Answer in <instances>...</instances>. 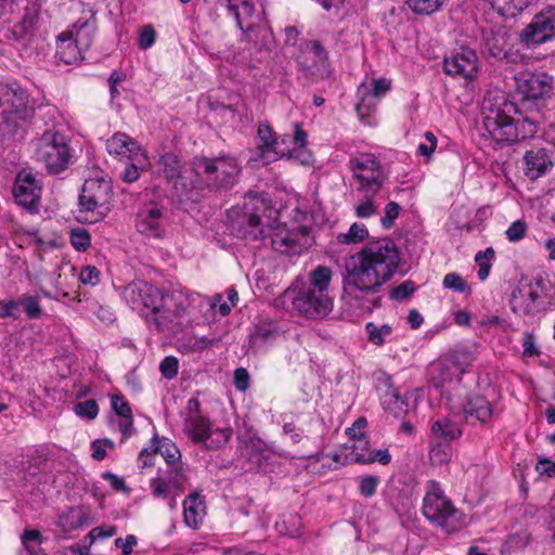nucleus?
Returning a JSON list of instances; mask_svg holds the SVG:
<instances>
[{
	"mask_svg": "<svg viewBox=\"0 0 555 555\" xmlns=\"http://www.w3.org/2000/svg\"><path fill=\"white\" fill-rule=\"evenodd\" d=\"M400 263V251L391 238L367 243L346 262L343 281L344 296L354 301V307L372 311L380 306L379 293L393 276Z\"/></svg>",
	"mask_w": 555,
	"mask_h": 555,
	"instance_id": "1",
	"label": "nucleus"
},
{
	"mask_svg": "<svg viewBox=\"0 0 555 555\" xmlns=\"http://www.w3.org/2000/svg\"><path fill=\"white\" fill-rule=\"evenodd\" d=\"M122 299L132 309L152 320L160 332L177 333L189 307V298L181 292L164 293L145 281H133L124 287Z\"/></svg>",
	"mask_w": 555,
	"mask_h": 555,
	"instance_id": "2",
	"label": "nucleus"
},
{
	"mask_svg": "<svg viewBox=\"0 0 555 555\" xmlns=\"http://www.w3.org/2000/svg\"><path fill=\"white\" fill-rule=\"evenodd\" d=\"M196 180L193 189L209 192H227L231 190L241 173L237 158L222 154L216 157H196L193 162Z\"/></svg>",
	"mask_w": 555,
	"mask_h": 555,
	"instance_id": "3",
	"label": "nucleus"
},
{
	"mask_svg": "<svg viewBox=\"0 0 555 555\" xmlns=\"http://www.w3.org/2000/svg\"><path fill=\"white\" fill-rule=\"evenodd\" d=\"M267 212H274L270 201L258 193L249 192L244 198L243 207L233 208L228 214L231 234L253 241L266 237L263 217Z\"/></svg>",
	"mask_w": 555,
	"mask_h": 555,
	"instance_id": "4",
	"label": "nucleus"
},
{
	"mask_svg": "<svg viewBox=\"0 0 555 555\" xmlns=\"http://www.w3.org/2000/svg\"><path fill=\"white\" fill-rule=\"evenodd\" d=\"M425 488L422 505L424 517L447 533L457 531L463 526L464 514L447 498L438 481L429 480Z\"/></svg>",
	"mask_w": 555,
	"mask_h": 555,
	"instance_id": "5",
	"label": "nucleus"
},
{
	"mask_svg": "<svg viewBox=\"0 0 555 555\" xmlns=\"http://www.w3.org/2000/svg\"><path fill=\"white\" fill-rule=\"evenodd\" d=\"M184 417L183 430L195 443H203L207 449L223 447L232 436V429L212 428L209 417L203 414L201 402L197 398H191L182 412Z\"/></svg>",
	"mask_w": 555,
	"mask_h": 555,
	"instance_id": "6",
	"label": "nucleus"
},
{
	"mask_svg": "<svg viewBox=\"0 0 555 555\" xmlns=\"http://www.w3.org/2000/svg\"><path fill=\"white\" fill-rule=\"evenodd\" d=\"M31 114L26 91L15 82L0 81V135H14Z\"/></svg>",
	"mask_w": 555,
	"mask_h": 555,
	"instance_id": "7",
	"label": "nucleus"
},
{
	"mask_svg": "<svg viewBox=\"0 0 555 555\" xmlns=\"http://www.w3.org/2000/svg\"><path fill=\"white\" fill-rule=\"evenodd\" d=\"M35 145L36 160L41 163L49 173L57 175L68 167L73 150L69 146V139L61 130L47 129L36 140Z\"/></svg>",
	"mask_w": 555,
	"mask_h": 555,
	"instance_id": "8",
	"label": "nucleus"
},
{
	"mask_svg": "<svg viewBox=\"0 0 555 555\" xmlns=\"http://www.w3.org/2000/svg\"><path fill=\"white\" fill-rule=\"evenodd\" d=\"M112 195L111 180L105 178L87 179L79 195L78 219L88 223L102 220L109 211Z\"/></svg>",
	"mask_w": 555,
	"mask_h": 555,
	"instance_id": "9",
	"label": "nucleus"
},
{
	"mask_svg": "<svg viewBox=\"0 0 555 555\" xmlns=\"http://www.w3.org/2000/svg\"><path fill=\"white\" fill-rule=\"evenodd\" d=\"M348 167L359 184L358 191L375 195L383 188L386 176L374 154L360 153L349 159Z\"/></svg>",
	"mask_w": 555,
	"mask_h": 555,
	"instance_id": "10",
	"label": "nucleus"
},
{
	"mask_svg": "<svg viewBox=\"0 0 555 555\" xmlns=\"http://www.w3.org/2000/svg\"><path fill=\"white\" fill-rule=\"evenodd\" d=\"M555 38V9L550 8L533 16L522 29V49H534Z\"/></svg>",
	"mask_w": 555,
	"mask_h": 555,
	"instance_id": "11",
	"label": "nucleus"
},
{
	"mask_svg": "<svg viewBox=\"0 0 555 555\" xmlns=\"http://www.w3.org/2000/svg\"><path fill=\"white\" fill-rule=\"evenodd\" d=\"M296 62L306 75L324 76L328 73V55L318 40L300 42Z\"/></svg>",
	"mask_w": 555,
	"mask_h": 555,
	"instance_id": "12",
	"label": "nucleus"
},
{
	"mask_svg": "<svg viewBox=\"0 0 555 555\" xmlns=\"http://www.w3.org/2000/svg\"><path fill=\"white\" fill-rule=\"evenodd\" d=\"M293 308L299 314L315 319L327 315L333 308L331 297H323L317 292L301 287L293 297Z\"/></svg>",
	"mask_w": 555,
	"mask_h": 555,
	"instance_id": "13",
	"label": "nucleus"
},
{
	"mask_svg": "<svg viewBox=\"0 0 555 555\" xmlns=\"http://www.w3.org/2000/svg\"><path fill=\"white\" fill-rule=\"evenodd\" d=\"M309 231L307 228L276 229L270 235L274 250L285 255L301 254L308 246Z\"/></svg>",
	"mask_w": 555,
	"mask_h": 555,
	"instance_id": "14",
	"label": "nucleus"
},
{
	"mask_svg": "<svg viewBox=\"0 0 555 555\" xmlns=\"http://www.w3.org/2000/svg\"><path fill=\"white\" fill-rule=\"evenodd\" d=\"M443 68L448 75L465 79L473 78L478 70L477 54L473 50L462 49L444 57Z\"/></svg>",
	"mask_w": 555,
	"mask_h": 555,
	"instance_id": "15",
	"label": "nucleus"
},
{
	"mask_svg": "<svg viewBox=\"0 0 555 555\" xmlns=\"http://www.w3.org/2000/svg\"><path fill=\"white\" fill-rule=\"evenodd\" d=\"M153 441L157 442V446L153 448L154 453H160L169 467L167 472L169 474V481L173 487L182 488L185 477L182 469L180 450L169 439L158 441L157 437H155Z\"/></svg>",
	"mask_w": 555,
	"mask_h": 555,
	"instance_id": "16",
	"label": "nucleus"
},
{
	"mask_svg": "<svg viewBox=\"0 0 555 555\" xmlns=\"http://www.w3.org/2000/svg\"><path fill=\"white\" fill-rule=\"evenodd\" d=\"M376 387L385 410L389 411L397 417L408 413V401L405 397H402L398 389L393 387L389 375L383 373L378 376Z\"/></svg>",
	"mask_w": 555,
	"mask_h": 555,
	"instance_id": "17",
	"label": "nucleus"
},
{
	"mask_svg": "<svg viewBox=\"0 0 555 555\" xmlns=\"http://www.w3.org/2000/svg\"><path fill=\"white\" fill-rule=\"evenodd\" d=\"M158 171L168 180L172 182L173 186L179 190L181 186L180 195H188L193 190V180L189 182L186 177L188 171L181 169L178 157L172 153H167L159 158Z\"/></svg>",
	"mask_w": 555,
	"mask_h": 555,
	"instance_id": "18",
	"label": "nucleus"
},
{
	"mask_svg": "<svg viewBox=\"0 0 555 555\" xmlns=\"http://www.w3.org/2000/svg\"><path fill=\"white\" fill-rule=\"evenodd\" d=\"M163 209L156 203H147L137 215L138 232L149 237H160L163 233Z\"/></svg>",
	"mask_w": 555,
	"mask_h": 555,
	"instance_id": "19",
	"label": "nucleus"
},
{
	"mask_svg": "<svg viewBox=\"0 0 555 555\" xmlns=\"http://www.w3.org/2000/svg\"><path fill=\"white\" fill-rule=\"evenodd\" d=\"M473 361L474 356L466 348H459L454 350L450 358L433 366L434 370H438L441 373L439 380L435 382V386L440 387L444 383L451 380L453 370L457 373H464Z\"/></svg>",
	"mask_w": 555,
	"mask_h": 555,
	"instance_id": "20",
	"label": "nucleus"
},
{
	"mask_svg": "<svg viewBox=\"0 0 555 555\" xmlns=\"http://www.w3.org/2000/svg\"><path fill=\"white\" fill-rule=\"evenodd\" d=\"M258 139L260 144L257 147L258 157L256 160H260L262 164L272 163L289 154V150L280 149V141L273 135L268 124L258 126Z\"/></svg>",
	"mask_w": 555,
	"mask_h": 555,
	"instance_id": "21",
	"label": "nucleus"
},
{
	"mask_svg": "<svg viewBox=\"0 0 555 555\" xmlns=\"http://www.w3.org/2000/svg\"><path fill=\"white\" fill-rule=\"evenodd\" d=\"M41 189L30 172H20L15 179L13 194L16 202L24 207L37 205Z\"/></svg>",
	"mask_w": 555,
	"mask_h": 555,
	"instance_id": "22",
	"label": "nucleus"
},
{
	"mask_svg": "<svg viewBox=\"0 0 555 555\" xmlns=\"http://www.w3.org/2000/svg\"><path fill=\"white\" fill-rule=\"evenodd\" d=\"M517 112V105L507 101L503 103V108L496 112L493 117V122L495 125L493 131L499 140L506 142L517 141L518 129L514 122V118L511 116V113Z\"/></svg>",
	"mask_w": 555,
	"mask_h": 555,
	"instance_id": "23",
	"label": "nucleus"
},
{
	"mask_svg": "<svg viewBox=\"0 0 555 555\" xmlns=\"http://www.w3.org/2000/svg\"><path fill=\"white\" fill-rule=\"evenodd\" d=\"M553 89V78L544 72H530L522 74V98L542 99Z\"/></svg>",
	"mask_w": 555,
	"mask_h": 555,
	"instance_id": "24",
	"label": "nucleus"
},
{
	"mask_svg": "<svg viewBox=\"0 0 555 555\" xmlns=\"http://www.w3.org/2000/svg\"><path fill=\"white\" fill-rule=\"evenodd\" d=\"M106 151L116 157L130 158L139 155L141 163L144 162V152L138 142L125 132H115L106 140Z\"/></svg>",
	"mask_w": 555,
	"mask_h": 555,
	"instance_id": "25",
	"label": "nucleus"
},
{
	"mask_svg": "<svg viewBox=\"0 0 555 555\" xmlns=\"http://www.w3.org/2000/svg\"><path fill=\"white\" fill-rule=\"evenodd\" d=\"M464 421L466 424H488L493 416L491 403L481 396L469 397L464 404Z\"/></svg>",
	"mask_w": 555,
	"mask_h": 555,
	"instance_id": "26",
	"label": "nucleus"
},
{
	"mask_svg": "<svg viewBox=\"0 0 555 555\" xmlns=\"http://www.w3.org/2000/svg\"><path fill=\"white\" fill-rule=\"evenodd\" d=\"M463 417L459 414H449L434 421L431 434L437 439L444 441L456 440L463 435Z\"/></svg>",
	"mask_w": 555,
	"mask_h": 555,
	"instance_id": "27",
	"label": "nucleus"
},
{
	"mask_svg": "<svg viewBox=\"0 0 555 555\" xmlns=\"http://www.w3.org/2000/svg\"><path fill=\"white\" fill-rule=\"evenodd\" d=\"M219 2L229 14L234 16L237 27L243 33L251 30V25L247 21L255 13V0H219Z\"/></svg>",
	"mask_w": 555,
	"mask_h": 555,
	"instance_id": "28",
	"label": "nucleus"
},
{
	"mask_svg": "<svg viewBox=\"0 0 555 555\" xmlns=\"http://www.w3.org/2000/svg\"><path fill=\"white\" fill-rule=\"evenodd\" d=\"M525 158L526 176L531 180H535L544 176L553 166V163L544 149H540L535 152L529 151L526 153Z\"/></svg>",
	"mask_w": 555,
	"mask_h": 555,
	"instance_id": "29",
	"label": "nucleus"
},
{
	"mask_svg": "<svg viewBox=\"0 0 555 555\" xmlns=\"http://www.w3.org/2000/svg\"><path fill=\"white\" fill-rule=\"evenodd\" d=\"M282 333L278 322L263 320L255 325L250 334L249 344L253 348H260L267 343L275 340Z\"/></svg>",
	"mask_w": 555,
	"mask_h": 555,
	"instance_id": "30",
	"label": "nucleus"
},
{
	"mask_svg": "<svg viewBox=\"0 0 555 555\" xmlns=\"http://www.w3.org/2000/svg\"><path fill=\"white\" fill-rule=\"evenodd\" d=\"M184 524L197 529L203 522L205 516V503L198 494H190L183 502Z\"/></svg>",
	"mask_w": 555,
	"mask_h": 555,
	"instance_id": "31",
	"label": "nucleus"
},
{
	"mask_svg": "<svg viewBox=\"0 0 555 555\" xmlns=\"http://www.w3.org/2000/svg\"><path fill=\"white\" fill-rule=\"evenodd\" d=\"M38 14L36 11L27 10L18 23L12 28L13 38L22 46L27 47L34 37Z\"/></svg>",
	"mask_w": 555,
	"mask_h": 555,
	"instance_id": "32",
	"label": "nucleus"
},
{
	"mask_svg": "<svg viewBox=\"0 0 555 555\" xmlns=\"http://www.w3.org/2000/svg\"><path fill=\"white\" fill-rule=\"evenodd\" d=\"M333 271L326 266H318L309 272L307 288L314 291L323 297H331L328 294Z\"/></svg>",
	"mask_w": 555,
	"mask_h": 555,
	"instance_id": "33",
	"label": "nucleus"
},
{
	"mask_svg": "<svg viewBox=\"0 0 555 555\" xmlns=\"http://www.w3.org/2000/svg\"><path fill=\"white\" fill-rule=\"evenodd\" d=\"M96 21L94 14L92 13L90 18L87 21L78 20L70 30V37L75 36L74 41L76 46H80L81 48H89L91 43L92 36L95 31Z\"/></svg>",
	"mask_w": 555,
	"mask_h": 555,
	"instance_id": "34",
	"label": "nucleus"
},
{
	"mask_svg": "<svg viewBox=\"0 0 555 555\" xmlns=\"http://www.w3.org/2000/svg\"><path fill=\"white\" fill-rule=\"evenodd\" d=\"M85 520L86 515L80 508L68 507L57 516L55 524L63 532H70L83 527Z\"/></svg>",
	"mask_w": 555,
	"mask_h": 555,
	"instance_id": "35",
	"label": "nucleus"
},
{
	"mask_svg": "<svg viewBox=\"0 0 555 555\" xmlns=\"http://www.w3.org/2000/svg\"><path fill=\"white\" fill-rule=\"evenodd\" d=\"M44 537L37 529L26 528L21 534V542L25 555H46L41 548Z\"/></svg>",
	"mask_w": 555,
	"mask_h": 555,
	"instance_id": "36",
	"label": "nucleus"
},
{
	"mask_svg": "<svg viewBox=\"0 0 555 555\" xmlns=\"http://www.w3.org/2000/svg\"><path fill=\"white\" fill-rule=\"evenodd\" d=\"M365 448H362L361 451L359 447H353L352 455L353 461L360 464H371L375 461L379 462L383 465H386L390 462L391 455L388 450H377L376 452H364Z\"/></svg>",
	"mask_w": 555,
	"mask_h": 555,
	"instance_id": "37",
	"label": "nucleus"
},
{
	"mask_svg": "<svg viewBox=\"0 0 555 555\" xmlns=\"http://www.w3.org/2000/svg\"><path fill=\"white\" fill-rule=\"evenodd\" d=\"M369 340L375 346H383L387 338L392 334V327L389 324L377 325L369 322L365 325Z\"/></svg>",
	"mask_w": 555,
	"mask_h": 555,
	"instance_id": "38",
	"label": "nucleus"
},
{
	"mask_svg": "<svg viewBox=\"0 0 555 555\" xmlns=\"http://www.w3.org/2000/svg\"><path fill=\"white\" fill-rule=\"evenodd\" d=\"M447 0H406L408 7L418 15H430L439 10Z\"/></svg>",
	"mask_w": 555,
	"mask_h": 555,
	"instance_id": "39",
	"label": "nucleus"
},
{
	"mask_svg": "<svg viewBox=\"0 0 555 555\" xmlns=\"http://www.w3.org/2000/svg\"><path fill=\"white\" fill-rule=\"evenodd\" d=\"M20 308H23L28 319H39L43 314L39 298L30 294L18 297Z\"/></svg>",
	"mask_w": 555,
	"mask_h": 555,
	"instance_id": "40",
	"label": "nucleus"
},
{
	"mask_svg": "<svg viewBox=\"0 0 555 555\" xmlns=\"http://www.w3.org/2000/svg\"><path fill=\"white\" fill-rule=\"evenodd\" d=\"M369 236L366 227L362 223H353L347 233H340L337 241L341 244H358Z\"/></svg>",
	"mask_w": 555,
	"mask_h": 555,
	"instance_id": "41",
	"label": "nucleus"
},
{
	"mask_svg": "<svg viewBox=\"0 0 555 555\" xmlns=\"http://www.w3.org/2000/svg\"><path fill=\"white\" fill-rule=\"evenodd\" d=\"M128 159L131 162V164L124 169V171L120 173V177L125 182L132 183L139 179L140 170L149 165V160L145 153L144 162L142 163L141 159H139V155H134Z\"/></svg>",
	"mask_w": 555,
	"mask_h": 555,
	"instance_id": "42",
	"label": "nucleus"
},
{
	"mask_svg": "<svg viewBox=\"0 0 555 555\" xmlns=\"http://www.w3.org/2000/svg\"><path fill=\"white\" fill-rule=\"evenodd\" d=\"M502 16L516 17L520 13V0H487Z\"/></svg>",
	"mask_w": 555,
	"mask_h": 555,
	"instance_id": "43",
	"label": "nucleus"
},
{
	"mask_svg": "<svg viewBox=\"0 0 555 555\" xmlns=\"http://www.w3.org/2000/svg\"><path fill=\"white\" fill-rule=\"evenodd\" d=\"M452 449L447 442H437L433 444L429 451V460L434 465H443L450 462Z\"/></svg>",
	"mask_w": 555,
	"mask_h": 555,
	"instance_id": "44",
	"label": "nucleus"
},
{
	"mask_svg": "<svg viewBox=\"0 0 555 555\" xmlns=\"http://www.w3.org/2000/svg\"><path fill=\"white\" fill-rule=\"evenodd\" d=\"M548 286H551L548 281L537 280L534 285H530L528 296L533 302L539 301L540 306H545L552 299V296L547 293Z\"/></svg>",
	"mask_w": 555,
	"mask_h": 555,
	"instance_id": "45",
	"label": "nucleus"
},
{
	"mask_svg": "<svg viewBox=\"0 0 555 555\" xmlns=\"http://www.w3.org/2000/svg\"><path fill=\"white\" fill-rule=\"evenodd\" d=\"M503 40L502 36H493L492 38H488L485 43V48L488 53L496 59H507L512 62H516V57L512 52V49L505 50L499 47V43Z\"/></svg>",
	"mask_w": 555,
	"mask_h": 555,
	"instance_id": "46",
	"label": "nucleus"
},
{
	"mask_svg": "<svg viewBox=\"0 0 555 555\" xmlns=\"http://www.w3.org/2000/svg\"><path fill=\"white\" fill-rule=\"evenodd\" d=\"M359 492L364 498H371L376 493V489L380 482L379 477L374 475L360 476Z\"/></svg>",
	"mask_w": 555,
	"mask_h": 555,
	"instance_id": "47",
	"label": "nucleus"
},
{
	"mask_svg": "<svg viewBox=\"0 0 555 555\" xmlns=\"http://www.w3.org/2000/svg\"><path fill=\"white\" fill-rule=\"evenodd\" d=\"M75 413L86 420H94L99 413V406L95 400L89 399L82 402H78L74 406Z\"/></svg>",
	"mask_w": 555,
	"mask_h": 555,
	"instance_id": "48",
	"label": "nucleus"
},
{
	"mask_svg": "<svg viewBox=\"0 0 555 555\" xmlns=\"http://www.w3.org/2000/svg\"><path fill=\"white\" fill-rule=\"evenodd\" d=\"M366 426V420L364 417H359L353 424L352 427L347 428L346 433L351 438L358 441V444L354 447H359V449L365 448L367 441L364 440L363 429Z\"/></svg>",
	"mask_w": 555,
	"mask_h": 555,
	"instance_id": "49",
	"label": "nucleus"
},
{
	"mask_svg": "<svg viewBox=\"0 0 555 555\" xmlns=\"http://www.w3.org/2000/svg\"><path fill=\"white\" fill-rule=\"evenodd\" d=\"M169 485L172 486V483L169 481V476L166 478L163 477H156L151 479L150 487L152 494L155 498H163L166 499L169 495Z\"/></svg>",
	"mask_w": 555,
	"mask_h": 555,
	"instance_id": "50",
	"label": "nucleus"
},
{
	"mask_svg": "<svg viewBox=\"0 0 555 555\" xmlns=\"http://www.w3.org/2000/svg\"><path fill=\"white\" fill-rule=\"evenodd\" d=\"M5 318H20V304L18 297L9 300H0V319Z\"/></svg>",
	"mask_w": 555,
	"mask_h": 555,
	"instance_id": "51",
	"label": "nucleus"
},
{
	"mask_svg": "<svg viewBox=\"0 0 555 555\" xmlns=\"http://www.w3.org/2000/svg\"><path fill=\"white\" fill-rule=\"evenodd\" d=\"M179 370V361L173 356H168L159 364L162 375L167 379H172L177 376Z\"/></svg>",
	"mask_w": 555,
	"mask_h": 555,
	"instance_id": "52",
	"label": "nucleus"
},
{
	"mask_svg": "<svg viewBox=\"0 0 555 555\" xmlns=\"http://www.w3.org/2000/svg\"><path fill=\"white\" fill-rule=\"evenodd\" d=\"M401 207L396 202H390L385 207V215L380 219L383 228L390 229L400 214Z\"/></svg>",
	"mask_w": 555,
	"mask_h": 555,
	"instance_id": "53",
	"label": "nucleus"
},
{
	"mask_svg": "<svg viewBox=\"0 0 555 555\" xmlns=\"http://www.w3.org/2000/svg\"><path fill=\"white\" fill-rule=\"evenodd\" d=\"M70 243L77 250H86L90 246L91 238L86 230L76 229L70 233Z\"/></svg>",
	"mask_w": 555,
	"mask_h": 555,
	"instance_id": "54",
	"label": "nucleus"
},
{
	"mask_svg": "<svg viewBox=\"0 0 555 555\" xmlns=\"http://www.w3.org/2000/svg\"><path fill=\"white\" fill-rule=\"evenodd\" d=\"M372 196L373 195L354 207V212L358 218H369L377 214L378 207L375 205Z\"/></svg>",
	"mask_w": 555,
	"mask_h": 555,
	"instance_id": "55",
	"label": "nucleus"
},
{
	"mask_svg": "<svg viewBox=\"0 0 555 555\" xmlns=\"http://www.w3.org/2000/svg\"><path fill=\"white\" fill-rule=\"evenodd\" d=\"M443 286L459 293H464L468 289L466 282L457 273H448L443 278Z\"/></svg>",
	"mask_w": 555,
	"mask_h": 555,
	"instance_id": "56",
	"label": "nucleus"
},
{
	"mask_svg": "<svg viewBox=\"0 0 555 555\" xmlns=\"http://www.w3.org/2000/svg\"><path fill=\"white\" fill-rule=\"evenodd\" d=\"M111 404L112 409L118 416L125 417L132 415V410L128 401H126L121 395H113L111 398Z\"/></svg>",
	"mask_w": 555,
	"mask_h": 555,
	"instance_id": "57",
	"label": "nucleus"
},
{
	"mask_svg": "<svg viewBox=\"0 0 555 555\" xmlns=\"http://www.w3.org/2000/svg\"><path fill=\"white\" fill-rule=\"evenodd\" d=\"M415 291L414 283L412 281H404L397 287H393L390 292V298L393 300H403L410 297Z\"/></svg>",
	"mask_w": 555,
	"mask_h": 555,
	"instance_id": "58",
	"label": "nucleus"
},
{
	"mask_svg": "<svg viewBox=\"0 0 555 555\" xmlns=\"http://www.w3.org/2000/svg\"><path fill=\"white\" fill-rule=\"evenodd\" d=\"M155 38H156L155 29L151 25L144 26L141 29V33L139 36V40H138L139 48L142 50H146V49L151 48L155 42Z\"/></svg>",
	"mask_w": 555,
	"mask_h": 555,
	"instance_id": "59",
	"label": "nucleus"
},
{
	"mask_svg": "<svg viewBox=\"0 0 555 555\" xmlns=\"http://www.w3.org/2000/svg\"><path fill=\"white\" fill-rule=\"evenodd\" d=\"M100 270L95 267L87 266L80 272V281L83 284L96 285L100 282Z\"/></svg>",
	"mask_w": 555,
	"mask_h": 555,
	"instance_id": "60",
	"label": "nucleus"
},
{
	"mask_svg": "<svg viewBox=\"0 0 555 555\" xmlns=\"http://www.w3.org/2000/svg\"><path fill=\"white\" fill-rule=\"evenodd\" d=\"M138 543L137 537L128 534L125 539L117 538L115 540V546L121 548L122 555H130L133 551V546Z\"/></svg>",
	"mask_w": 555,
	"mask_h": 555,
	"instance_id": "61",
	"label": "nucleus"
},
{
	"mask_svg": "<svg viewBox=\"0 0 555 555\" xmlns=\"http://www.w3.org/2000/svg\"><path fill=\"white\" fill-rule=\"evenodd\" d=\"M391 88V81L387 78H378L373 81L372 94L369 96L380 98Z\"/></svg>",
	"mask_w": 555,
	"mask_h": 555,
	"instance_id": "62",
	"label": "nucleus"
},
{
	"mask_svg": "<svg viewBox=\"0 0 555 555\" xmlns=\"http://www.w3.org/2000/svg\"><path fill=\"white\" fill-rule=\"evenodd\" d=\"M540 354V347L532 334H527L524 341L522 357H538Z\"/></svg>",
	"mask_w": 555,
	"mask_h": 555,
	"instance_id": "63",
	"label": "nucleus"
},
{
	"mask_svg": "<svg viewBox=\"0 0 555 555\" xmlns=\"http://www.w3.org/2000/svg\"><path fill=\"white\" fill-rule=\"evenodd\" d=\"M535 469L541 476H546L548 478L554 477L555 462L547 459L540 460L535 465Z\"/></svg>",
	"mask_w": 555,
	"mask_h": 555,
	"instance_id": "64",
	"label": "nucleus"
}]
</instances>
